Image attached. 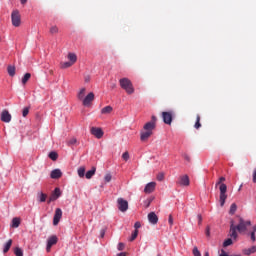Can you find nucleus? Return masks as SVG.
<instances>
[{
	"instance_id": "nucleus-42",
	"label": "nucleus",
	"mask_w": 256,
	"mask_h": 256,
	"mask_svg": "<svg viewBox=\"0 0 256 256\" xmlns=\"http://www.w3.org/2000/svg\"><path fill=\"white\" fill-rule=\"evenodd\" d=\"M165 179V175L163 174V173H159L158 175H157V180L158 181H163Z\"/></svg>"
},
{
	"instance_id": "nucleus-55",
	"label": "nucleus",
	"mask_w": 256,
	"mask_h": 256,
	"mask_svg": "<svg viewBox=\"0 0 256 256\" xmlns=\"http://www.w3.org/2000/svg\"><path fill=\"white\" fill-rule=\"evenodd\" d=\"M219 181H220V183L225 182V177H220V178H219Z\"/></svg>"
},
{
	"instance_id": "nucleus-30",
	"label": "nucleus",
	"mask_w": 256,
	"mask_h": 256,
	"mask_svg": "<svg viewBox=\"0 0 256 256\" xmlns=\"http://www.w3.org/2000/svg\"><path fill=\"white\" fill-rule=\"evenodd\" d=\"M194 128L195 129H201V116L200 115L196 116V123L194 125Z\"/></svg>"
},
{
	"instance_id": "nucleus-29",
	"label": "nucleus",
	"mask_w": 256,
	"mask_h": 256,
	"mask_svg": "<svg viewBox=\"0 0 256 256\" xmlns=\"http://www.w3.org/2000/svg\"><path fill=\"white\" fill-rule=\"evenodd\" d=\"M85 91L86 89L85 88H81V90L79 91L78 93V99L80 101H83L85 99Z\"/></svg>"
},
{
	"instance_id": "nucleus-21",
	"label": "nucleus",
	"mask_w": 256,
	"mask_h": 256,
	"mask_svg": "<svg viewBox=\"0 0 256 256\" xmlns=\"http://www.w3.org/2000/svg\"><path fill=\"white\" fill-rule=\"evenodd\" d=\"M11 245H13V240H8L4 246L3 253H8L9 249H11Z\"/></svg>"
},
{
	"instance_id": "nucleus-44",
	"label": "nucleus",
	"mask_w": 256,
	"mask_h": 256,
	"mask_svg": "<svg viewBox=\"0 0 256 256\" xmlns=\"http://www.w3.org/2000/svg\"><path fill=\"white\" fill-rule=\"evenodd\" d=\"M255 232H256V227H254V230L251 232V235H250L252 241L256 240Z\"/></svg>"
},
{
	"instance_id": "nucleus-34",
	"label": "nucleus",
	"mask_w": 256,
	"mask_h": 256,
	"mask_svg": "<svg viewBox=\"0 0 256 256\" xmlns=\"http://www.w3.org/2000/svg\"><path fill=\"white\" fill-rule=\"evenodd\" d=\"M236 211H237V204L235 203L231 204L230 211H229L230 215H235Z\"/></svg>"
},
{
	"instance_id": "nucleus-36",
	"label": "nucleus",
	"mask_w": 256,
	"mask_h": 256,
	"mask_svg": "<svg viewBox=\"0 0 256 256\" xmlns=\"http://www.w3.org/2000/svg\"><path fill=\"white\" fill-rule=\"evenodd\" d=\"M229 245H233V240L231 238H228L224 241L223 247H229Z\"/></svg>"
},
{
	"instance_id": "nucleus-18",
	"label": "nucleus",
	"mask_w": 256,
	"mask_h": 256,
	"mask_svg": "<svg viewBox=\"0 0 256 256\" xmlns=\"http://www.w3.org/2000/svg\"><path fill=\"white\" fill-rule=\"evenodd\" d=\"M67 59H69V62L72 65H75V63H77V54L73 52H69L67 55Z\"/></svg>"
},
{
	"instance_id": "nucleus-45",
	"label": "nucleus",
	"mask_w": 256,
	"mask_h": 256,
	"mask_svg": "<svg viewBox=\"0 0 256 256\" xmlns=\"http://www.w3.org/2000/svg\"><path fill=\"white\" fill-rule=\"evenodd\" d=\"M124 249H125V244L122 243V242H120V243L118 244V251H123Z\"/></svg>"
},
{
	"instance_id": "nucleus-51",
	"label": "nucleus",
	"mask_w": 256,
	"mask_h": 256,
	"mask_svg": "<svg viewBox=\"0 0 256 256\" xmlns=\"http://www.w3.org/2000/svg\"><path fill=\"white\" fill-rule=\"evenodd\" d=\"M168 222H169V225H173V215H169V218H168Z\"/></svg>"
},
{
	"instance_id": "nucleus-41",
	"label": "nucleus",
	"mask_w": 256,
	"mask_h": 256,
	"mask_svg": "<svg viewBox=\"0 0 256 256\" xmlns=\"http://www.w3.org/2000/svg\"><path fill=\"white\" fill-rule=\"evenodd\" d=\"M22 115H23V117H27V115H29V107H26L23 109Z\"/></svg>"
},
{
	"instance_id": "nucleus-33",
	"label": "nucleus",
	"mask_w": 256,
	"mask_h": 256,
	"mask_svg": "<svg viewBox=\"0 0 256 256\" xmlns=\"http://www.w3.org/2000/svg\"><path fill=\"white\" fill-rule=\"evenodd\" d=\"M85 175H86L85 174V166L78 168V176L83 178V177H85Z\"/></svg>"
},
{
	"instance_id": "nucleus-3",
	"label": "nucleus",
	"mask_w": 256,
	"mask_h": 256,
	"mask_svg": "<svg viewBox=\"0 0 256 256\" xmlns=\"http://www.w3.org/2000/svg\"><path fill=\"white\" fill-rule=\"evenodd\" d=\"M121 89H123L127 95H133L135 93V87H133V82L129 78H122L119 80Z\"/></svg>"
},
{
	"instance_id": "nucleus-2",
	"label": "nucleus",
	"mask_w": 256,
	"mask_h": 256,
	"mask_svg": "<svg viewBox=\"0 0 256 256\" xmlns=\"http://www.w3.org/2000/svg\"><path fill=\"white\" fill-rule=\"evenodd\" d=\"M155 127V123L147 122L143 127L144 131H142L140 134L141 141H147V139H149V137L153 135V130L155 129Z\"/></svg>"
},
{
	"instance_id": "nucleus-57",
	"label": "nucleus",
	"mask_w": 256,
	"mask_h": 256,
	"mask_svg": "<svg viewBox=\"0 0 256 256\" xmlns=\"http://www.w3.org/2000/svg\"><path fill=\"white\" fill-rule=\"evenodd\" d=\"M22 5H25V3H27V0H20Z\"/></svg>"
},
{
	"instance_id": "nucleus-10",
	"label": "nucleus",
	"mask_w": 256,
	"mask_h": 256,
	"mask_svg": "<svg viewBox=\"0 0 256 256\" xmlns=\"http://www.w3.org/2000/svg\"><path fill=\"white\" fill-rule=\"evenodd\" d=\"M95 100V94L93 92H90L83 100L82 103L84 107H89L91 103Z\"/></svg>"
},
{
	"instance_id": "nucleus-12",
	"label": "nucleus",
	"mask_w": 256,
	"mask_h": 256,
	"mask_svg": "<svg viewBox=\"0 0 256 256\" xmlns=\"http://www.w3.org/2000/svg\"><path fill=\"white\" fill-rule=\"evenodd\" d=\"M11 113H9V110H3L1 112L0 119L3 123H11Z\"/></svg>"
},
{
	"instance_id": "nucleus-32",
	"label": "nucleus",
	"mask_w": 256,
	"mask_h": 256,
	"mask_svg": "<svg viewBox=\"0 0 256 256\" xmlns=\"http://www.w3.org/2000/svg\"><path fill=\"white\" fill-rule=\"evenodd\" d=\"M67 145H68L69 147H71V145H78V143H77V138H75V137L70 138V139L67 141Z\"/></svg>"
},
{
	"instance_id": "nucleus-4",
	"label": "nucleus",
	"mask_w": 256,
	"mask_h": 256,
	"mask_svg": "<svg viewBox=\"0 0 256 256\" xmlns=\"http://www.w3.org/2000/svg\"><path fill=\"white\" fill-rule=\"evenodd\" d=\"M216 187H219L220 205L223 207L225 205V201H227V184H225L219 180L216 183Z\"/></svg>"
},
{
	"instance_id": "nucleus-40",
	"label": "nucleus",
	"mask_w": 256,
	"mask_h": 256,
	"mask_svg": "<svg viewBox=\"0 0 256 256\" xmlns=\"http://www.w3.org/2000/svg\"><path fill=\"white\" fill-rule=\"evenodd\" d=\"M122 159H123L124 161H129V152H124V153L122 154Z\"/></svg>"
},
{
	"instance_id": "nucleus-27",
	"label": "nucleus",
	"mask_w": 256,
	"mask_h": 256,
	"mask_svg": "<svg viewBox=\"0 0 256 256\" xmlns=\"http://www.w3.org/2000/svg\"><path fill=\"white\" fill-rule=\"evenodd\" d=\"M251 253H256V246L244 250V255H251Z\"/></svg>"
},
{
	"instance_id": "nucleus-9",
	"label": "nucleus",
	"mask_w": 256,
	"mask_h": 256,
	"mask_svg": "<svg viewBox=\"0 0 256 256\" xmlns=\"http://www.w3.org/2000/svg\"><path fill=\"white\" fill-rule=\"evenodd\" d=\"M57 241H59V239L57 238V236L53 235L50 236L47 240V246H46V251L47 253H49L51 251V247H53V245H57Z\"/></svg>"
},
{
	"instance_id": "nucleus-35",
	"label": "nucleus",
	"mask_w": 256,
	"mask_h": 256,
	"mask_svg": "<svg viewBox=\"0 0 256 256\" xmlns=\"http://www.w3.org/2000/svg\"><path fill=\"white\" fill-rule=\"evenodd\" d=\"M138 235H139V230H134L129 241H135L137 239Z\"/></svg>"
},
{
	"instance_id": "nucleus-11",
	"label": "nucleus",
	"mask_w": 256,
	"mask_h": 256,
	"mask_svg": "<svg viewBox=\"0 0 256 256\" xmlns=\"http://www.w3.org/2000/svg\"><path fill=\"white\" fill-rule=\"evenodd\" d=\"M61 217H63V210L61 208H57L55 210L54 218H53V225H59L61 221Z\"/></svg>"
},
{
	"instance_id": "nucleus-60",
	"label": "nucleus",
	"mask_w": 256,
	"mask_h": 256,
	"mask_svg": "<svg viewBox=\"0 0 256 256\" xmlns=\"http://www.w3.org/2000/svg\"><path fill=\"white\" fill-rule=\"evenodd\" d=\"M112 87H115V85H114V86H112Z\"/></svg>"
},
{
	"instance_id": "nucleus-5",
	"label": "nucleus",
	"mask_w": 256,
	"mask_h": 256,
	"mask_svg": "<svg viewBox=\"0 0 256 256\" xmlns=\"http://www.w3.org/2000/svg\"><path fill=\"white\" fill-rule=\"evenodd\" d=\"M11 21H12L13 27H20V25H21V14L19 13V10L12 11Z\"/></svg>"
},
{
	"instance_id": "nucleus-15",
	"label": "nucleus",
	"mask_w": 256,
	"mask_h": 256,
	"mask_svg": "<svg viewBox=\"0 0 256 256\" xmlns=\"http://www.w3.org/2000/svg\"><path fill=\"white\" fill-rule=\"evenodd\" d=\"M148 221L152 225H157V223H159V217L157 216V214H155V212H150L148 214Z\"/></svg>"
},
{
	"instance_id": "nucleus-49",
	"label": "nucleus",
	"mask_w": 256,
	"mask_h": 256,
	"mask_svg": "<svg viewBox=\"0 0 256 256\" xmlns=\"http://www.w3.org/2000/svg\"><path fill=\"white\" fill-rule=\"evenodd\" d=\"M84 81H85V83H89V81H91V76L86 75V76L84 77Z\"/></svg>"
},
{
	"instance_id": "nucleus-19",
	"label": "nucleus",
	"mask_w": 256,
	"mask_h": 256,
	"mask_svg": "<svg viewBox=\"0 0 256 256\" xmlns=\"http://www.w3.org/2000/svg\"><path fill=\"white\" fill-rule=\"evenodd\" d=\"M37 199H38L39 203H45L47 201V194L40 192L37 195Z\"/></svg>"
},
{
	"instance_id": "nucleus-38",
	"label": "nucleus",
	"mask_w": 256,
	"mask_h": 256,
	"mask_svg": "<svg viewBox=\"0 0 256 256\" xmlns=\"http://www.w3.org/2000/svg\"><path fill=\"white\" fill-rule=\"evenodd\" d=\"M192 253L194 256H201V252L199 251V248H197V247L193 248Z\"/></svg>"
},
{
	"instance_id": "nucleus-6",
	"label": "nucleus",
	"mask_w": 256,
	"mask_h": 256,
	"mask_svg": "<svg viewBox=\"0 0 256 256\" xmlns=\"http://www.w3.org/2000/svg\"><path fill=\"white\" fill-rule=\"evenodd\" d=\"M191 181L189 180V175L184 174L181 175L178 178L177 184L180 185V187H189Z\"/></svg>"
},
{
	"instance_id": "nucleus-26",
	"label": "nucleus",
	"mask_w": 256,
	"mask_h": 256,
	"mask_svg": "<svg viewBox=\"0 0 256 256\" xmlns=\"http://www.w3.org/2000/svg\"><path fill=\"white\" fill-rule=\"evenodd\" d=\"M29 79H31V73H26L22 77V85H27V82L29 81Z\"/></svg>"
},
{
	"instance_id": "nucleus-1",
	"label": "nucleus",
	"mask_w": 256,
	"mask_h": 256,
	"mask_svg": "<svg viewBox=\"0 0 256 256\" xmlns=\"http://www.w3.org/2000/svg\"><path fill=\"white\" fill-rule=\"evenodd\" d=\"M250 225H251V221H245L242 218H240L239 224L237 226H235V224L231 222L230 237H232V239H237V231H239V233H243L247 231V227H249Z\"/></svg>"
},
{
	"instance_id": "nucleus-52",
	"label": "nucleus",
	"mask_w": 256,
	"mask_h": 256,
	"mask_svg": "<svg viewBox=\"0 0 256 256\" xmlns=\"http://www.w3.org/2000/svg\"><path fill=\"white\" fill-rule=\"evenodd\" d=\"M100 237H101V239H103V237H105V229H102L100 231Z\"/></svg>"
},
{
	"instance_id": "nucleus-8",
	"label": "nucleus",
	"mask_w": 256,
	"mask_h": 256,
	"mask_svg": "<svg viewBox=\"0 0 256 256\" xmlns=\"http://www.w3.org/2000/svg\"><path fill=\"white\" fill-rule=\"evenodd\" d=\"M173 111H169V112H162V119H163V122L166 124V125H171V123H173Z\"/></svg>"
},
{
	"instance_id": "nucleus-22",
	"label": "nucleus",
	"mask_w": 256,
	"mask_h": 256,
	"mask_svg": "<svg viewBox=\"0 0 256 256\" xmlns=\"http://www.w3.org/2000/svg\"><path fill=\"white\" fill-rule=\"evenodd\" d=\"M111 111H113V107L106 106V107L102 108L101 113H102V115H109V113H111Z\"/></svg>"
},
{
	"instance_id": "nucleus-59",
	"label": "nucleus",
	"mask_w": 256,
	"mask_h": 256,
	"mask_svg": "<svg viewBox=\"0 0 256 256\" xmlns=\"http://www.w3.org/2000/svg\"><path fill=\"white\" fill-rule=\"evenodd\" d=\"M112 87H115V85H114V86H112Z\"/></svg>"
},
{
	"instance_id": "nucleus-24",
	"label": "nucleus",
	"mask_w": 256,
	"mask_h": 256,
	"mask_svg": "<svg viewBox=\"0 0 256 256\" xmlns=\"http://www.w3.org/2000/svg\"><path fill=\"white\" fill-rule=\"evenodd\" d=\"M48 157L52 161H57V159H59V154H57V152H55V151H52L49 153Z\"/></svg>"
},
{
	"instance_id": "nucleus-58",
	"label": "nucleus",
	"mask_w": 256,
	"mask_h": 256,
	"mask_svg": "<svg viewBox=\"0 0 256 256\" xmlns=\"http://www.w3.org/2000/svg\"><path fill=\"white\" fill-rule=\"evenodd\" d=\"M204 256H209V252H205V253H204Z\"/></svg>"
},
{
	"instance_id": "nucleus-28",
	"label": "nucleus",
	"mask_w": 256,
	"mask_h": 256,
	"mask_svg": "<svg viewBox=\"0 0 256 256\" xmlns=\"http://www.w3.org/2000/svg\"><path fill=\"white\" fill-rule=\"evenodd\" d=\"M60 67L61 69H69V67H73V64L71 62H61Z\"/></svg>"
},
{
	"instance_id": "nucleus-17",
	"label": "nucleus",
	"mask_w": 256,
	"mask_h": 256,
	"mask_svg": "<svg viewBox=\"0 0 256 256\" xmlns=\"http://www.w3.org/2000/svg\"><path fill=\"white\" fill-rule=\"evenodd\" d=\"M50 177L51 179H61L63 172H61V169H54L51 171Z\"/></svg>"
},
{
	"instance_id": "nucleus-47",
	"label": "nucleus",
	"mask_w": 256,
	"mask_h": 256,
	"mask_svg": "<svg viewBox=\"0 0 256 256\" xmlns=\"http://www.w3.org/2000/svg\"><path fill=\"white\" fill-rule=\"evenodd\" d=\"M183 157H184L185 161H188V163L191 162V157L189 155L184 154Z\"/></svg>"
},
{
	"instance_id": "nucleus-14",
	"label": "nucleus",
	"mask_w": 256,
	"mask_h": 256,
	"mask_svg": "<svg viewBox=\"0 0 256 256\" xmlns=\"http://www.w3.org/2000/svg\"><path fill=\"white\" fill-rule=\"evenodd\" d=\"M91 134L94 135L96 139H101V137H103V130L101 128L92 127Z\"/></svg>"
},
{
	"instance_id": "nucleus-54",
	"label": "nucleus",
	"mask_w": 256,
	"mask_h": 256,
	"mask_svg": "<svg viewBox=\"0 0 256 256\" xmlns=\"http://www.w3.org/2000/svg\"><path fill=\"white\" fill-rule=\"evenodd\" d=\"M117 256H127V253L121 252V253L117 254Z\"/></svg>"
},
{
	"instance_id": "nucleus-13",
	"label": "nucleus",
	"mask_w": 256,
	"mask_h": 256,
	"mask_svg": "<svg viewBox=\"0 0 256 256\" xmlns=\"http://www.w3.org/2000/svg\"><path fill=\"white\" fill-rule=\"evenodd\" d=\"M60 197H61V189L55 188L54 192L52 193V195L49 198L48 203H51L52 201H57V199H59Z\"/></svg>"
},
{
	"instance_id": "nucleus-16",
	"label": "nucleus",
	"mask_w": 256,
	"mask_h": 256,
	"mask_svg": "<svg viewBox=\"0 0 256 256\" xmlns=\"http://www.w3.org/2000/svg\"><path fill=\"white\" fill-rule=\"evenodd\" d=\"M155 187H157V183L149 182L144 188V193H153L155 191Z\"/></svg>"
},
{
	"instance_id": "nucleus-37",
	"label": "nucleus",
	"mask_w": 256,
	"mask_h": 256,
	"mask_svg": "<svg viewBox=\"0 0 256 256\" xmlns=\"http://www.w3.org/2000/svg\"><path fill=\"white\" fill-rule=\"evenodd\" d=\"M111 179H113V176H111L109 173L104 177L105 183H111Z\"/></svg>"
},
{
	"instance_id": "nucleus-43",
	"label": "nucleus",
	"mask_w": 256,
	"mask_h": 256,
	"mask_svg": "<svg viewBox=\"0 0 256 256\" xmlns=\"http://www.w3.org/2000/svg\"><path fill=\"white\" fill-rule=\"evenodd\" d=\"M134 229H135V231H139V229H141V222H136L134 224Z\"/></svg>"
},
{
	"instance_id": "nucleus-56",
	"label": "nucleus",
	"mask_w": 256,
	"mask_h": 256,
	"mask_svg": "<svg viewBox=\"0 0 256 256\" xmlns=\"http://www.w3.org/2000/svg\"><path fill=\"white\" fill-rule=\"evenodd\" d=\"M220 256H229V254L225 253V251L222 250V253Z\"/></svg>"
},
{
	"instance_id": "nucleus-53",
	"label": "nucleus",
	"mask_w": 256,
	"mask_h": 256,
	"mask_svg": "<svg viewBox=\"0 0 256 256\" xmlns=\"http://www.w3.org/2000/svg\"><path fill=\"white\" fill-rule=\"evenodd\" d=\"M253 183H256V169L253 172Z\"/></svg>"
},
{
	"instance_id": "nucleus-31",
	"label": "nucleus",
	"mask_w": 256,
	"mask_h": 256,
	"mask_svg": "<svg viewBox=\"0 0 256 256\" xmlns=\"http://www.w3.org/2000/svg\"><path fill=\"white\" fill-rule=\"evenodd\" d=\"M7 71L10 77H15V66H8Z\"/></svg>"
},
{
	"instance_id": "nucleus-48",
	"label": "nucleus",
	"mask_w": 256,
	"mask_h": 256,
	"mask_svg": "<svg viewBox=\"0 0 256 256\" xmlns=\"http://www.w3.org/2000/svg\"><path fill=\"white\" fill-rule=\"evenodd\" d=\"M211 236V228L207 227L206 228V237H210Z\"/></svg>"
},
{
	"instance_id": "nucleus-23",
	"label": "nucleus",
	"mask_w": 256,
	"mask_h": 256,
	"mask_svg": "<svg viewBox=\"0 0 256 256\" xmlns=\"http://www.w3.org/2000/svg\"><path fill=\"white\" fill-rule=\"evenodd\" d=\"M19 225H21V220L19 218H13L11 227H13L14 229H17Z\"/></svg>"
},
{
	"instance_id": "nucleus-39",
	"label": "nucleus",
	"mask_w": 256,
	"mask_h": 256,
	"mask_svg": "<svg viewBox=\"0 0 256 256\" xmlns=\"http://www.w3.org/2000/svg\"><path fill=\"white\" fill-rule=\"evenodd\" d=\"M14 253L16 256H23V250L21 248H16Z\"/></svg>"
},
{
	"instance_id": "nucleus-7",
	"label": "nucleus",
	"mask_w": 256,
	"mask_h": 256,
	"mask_svg": "<svg viewBox=\"0 0 256 256\" xmlns=\"http://www.w3.org/2000/svg\"><path fill=\"white\" fill-rule=\"evenodd\" d=\"M117 204H118L119 211H121L122 213H125V211H127V209H129V202H127V200H125L123 198H118Z\"/></svg>"
},
{
	"instance_id": "nucleus-50",
	"label": "nucleus",
	"mask_w": 256,
	"mask_h": 256,
	"mask_svg": "<svg viewBox=\"0 0 256 256\" xmlns=\"http://www.w3.org/2000/svg\"><path fill=\"white\" fill-rule=\"evenodd\" d=\"M151 121H150V123H154V125H156V123H157V117L156 116H152L151 117Z\"/></svg>"
},
{
	"instance_id": "nucleus-25",
	"label": "nucleus",
	"mask_w": 256,
	"mask_h": 256,
	"mask_svg": "<svg viewBox=\"0 0 256 256\" xmlns=\"http://www.w3.org/2000/svg\"><path fill=\"white\" fill-rule=\"evenodd\" d=\"M50 35H57V33H59V27L53 25L50 27L49 30Z\"/></svg>"
},
{
	"instance_id": "nucleus-20",
	"label": "nucleus",
	"mask_w": 256,
	"mask_h": 256,
	"mask_svg": "<svg viewBox=\"0 0 256 256\" xmlns=\"http://www.w3.org/2000/svg\"><path fill=\"white\" fill-rule=\"evenodd\" d=\"M95 171H97V168L92 167L91 170L87 171L85 174L86 179H91L93 175H95Z\"/></svg>"
},
{
	"instance_id": "nucleus-46",
	"label": "nucleus",
	"mask_w": 256,
	"mask_h": 256,
	"mask_svg": "<svg viewBox=\"0 0 256 256\" xmlns=\"http://www.w3.org/2000/svg\"><path fill=\"white\" fill-rule=\"evenodd\" d=\"M197 219H198V225H201V223H203V216H201V214H198Z\"/></svg>"
}]
</instances>
